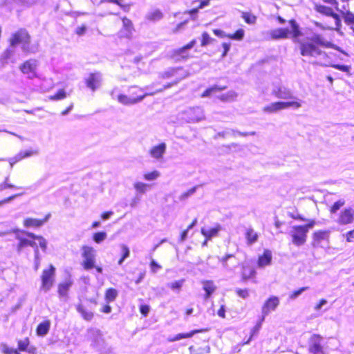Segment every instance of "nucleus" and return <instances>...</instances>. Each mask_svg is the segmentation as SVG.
<instances>
[{
    "instance_id": "nucleus-24",
    "label": "nucleus",
    "mask_w": 354,
    "mask_h": 354,
    "mask_svg": "<svg viewBox=\"0 0 354 354\" xmlns=\"http://www.w3.org/2000/svg\"><path fill=\"white\" fill-rule=\"evenodd\" d=\"M255 269L248 265H243L241 268V278L243 281L253 279L256 276Z\"/></svg>"
},
{
    "instance_id": "nucleus-44",
    "label": "nucleus",
    "mask_w": 354,
    "mask_h": 354,
    "mask_svg": "<svg viewBox=\"0 0 354 354\" xmlns=\"http://www.w3.org/2000/svg\"><path fill=\"white\" fill-rule=\"evenodd\" d=\"M66 97V93L64 89H59L54 95H50L48 99L50 100L56 101L63 100Z\"/></svg>"
},
{
    "instance_id": "nucleus-1",
    "label": "nucleus",
    "mask_w": 354,
    "mask_h": 354,
    "mask_svg": "<svg viewBox=\"0 0 354 354\" xmlns=\"http://www.w3.org/2000/svg\"><path fill=\"white\" fill-rule=\"evenodd\" d=\"M291 30L287 28H279L270 30L269 37L271 39L279 40L288 39L290 37L296 44L301 56L319 59L320 61H326L329 58L328 55L323 50L324 48H333L334 45L329 41H326L319 34L314 35L312 37H304L299 24L295 19L288 21ZM322 64L321 62H317Z\"/></svg>"
},
{
    "instance_id": "nucleus-52",
    "label": "nucleus",
    "mask_w": 354,
    "mask_h": 354,
    "mask_svg": "<svg viewBox=\"0 0 354 354\" xmlns=\"http://www.w3.org/2000/svg\"><path fill=\"white\" fill-rule=\"evenodd\" d=\"M235 97V94L234 92H229L225 94H222L219 95L218 97L220 100L223 102H228L234 99Z\"/></svg>"
},
{
    "instance_id": "nucleus-35",
    "label": "nucleus",
    "mask_w": 354,
    "mask_h": 354,
    "mask_svg": "<svg viewBox=\"0 0 354 354\" xmlns=\"http://www.w3.org/2000/svg\"><path fill=\"white\" fill-rule=\"evenodd\" d=\"M273 95L277 98L288 99L292 98L291 93L288 90H283L281 88H278L273 91Z\"/></svg>"
},
{
    "instance_id": "nucleus-59",
    "label": "nucleus",
    "mask_w": 354,
    "mask_h": 354,
    "mask_svg": "<svg viewBox=\"0 0 354 354\" xmlns=\"http://www.w3.org/2000/svg\"><path fill=\"white\" fill-rule=\"evenodd\" d=\"M263 320H261L259 322H258L254 327L252 329V331H251V337L257 335L259 332V330H260L261 328V323Z\"/></svg>"
},
{
    "instance_id": "nucleus-55",
    "label": "nucleus",
    "mask_w": 354,
    "mask_h": 354,
    "mask_svg": "<svg viewBox=\"0 0 354 354\" xmlns=\"http://www.w3.org/2000/svg\"><path fill=\"white\" fill-rule=\"evenodd\" d=\"M149 266L151 270L153 272H156L158 270H160L162 268V266L155 260H151Z\"/></svg>"
},
{
    "instance_id": "nucleus-58",
    "label": "nucleus",
    "mask_w": 354,
    "mask_h": 354,
    "mask_svg": "<svg viewBox=\"0 0 354 354\" xmlns=\"http://www.w3.org/2000/svg\"><path fill=\"white\" fill-rule=\"evenodd\" d=\"M231 44L230 43L224 42L222 44V47L223 48V51L221 54V57H224L227 55V53L230 49Z\"/></svg>"
},
{
    "instance_id": "nucleus-3",
    "label": "nucleus",
    "mask_w": 354,
    "mask_h": 354,
    "mask_svg": "<svg viewBox=\"0 0 354 354\" xmlns=\"http://www.w3.org/2000/svg\"><path fill=\"white\" fill-rule=\"evenodd\" d=\"M154 92L147 93L138 86H131L126 94H119L118 101L124 105H132L141 102L145 97L155 94Z\"/></svg>"
},
{
    "instance_id": "nucleus-39",
    "label": "nucleus",
    "mask_w": 354,
    "mask_h": 354,
    "mask_svg": "<svg viewBox=\"0 0 354 354\" xmlns=\"http://www.w3.org/2000/svg\"><path fill=\"white\" fill-rule=\"evenodd\" d=\"M122 21L123 28L129 33H131L134 30V27L132 21L127 17L121 18Z\"/></svg>"
},
{
    "instance_id": "nucleus-43",
    "label": "nucleus",
    "mask_w": 354,
    "mask_h": 354,
    "mask_svg": "<svg viewBox=\"0 0 354 354\" xmlns=\"http://www.w3.org/2000/svg\"><path fill=\"white\" fill-rule=\"evenodd\" d=\"M345 205V201L340 199L335 202L329 208L330 214L336 213L342 207Z\"/></svg>"
},
{
    "instance_id": "nucleus-31",
    "label": "nucleus",
    "mask_w": 354,
    "mask_h": 354,
    "mask_svg": "<svg viewBox=\"0 0 354 354\" xmlns=\"http://www.w3.org/2000/svg\"><path fill=\"white\" fill-rule=\"evenodd\" d=\"M34 153H35V151L32 150H27V151H20L19 153H17L15 156H14L11 159L10 164L12 165L14 163L19 162L26 158L31 156Z\"/></svg>"
},
{
    "instance_id": "nucleus-15",
    "label": "nucleus",
    "mask_w": 354,
    "mask_h": 354,
    "mask_svg": "<svg viewBox=\"0 0 354 354\" xmlns=\"http://www.w3.org/2000/svg\"><path fill=\"white\" fill-rule=\"evenodd\" d=\"M50 214H47L42 218L26 217L23 220V226L26 228H39L49 219Z\"/></svg>"
},
{
    "instance_id": "nucleus-13",
    "label": "nucleus",
    "mask_w": 354,
    "mask_h": 354,
    "mask_svg": "<svg viewBox=\"0 0 354 354\" xmlns=\"http://www.w3.org/2000/svg\"><path fill=\"white\" fill-rule=\"evenodd\" d=\"M37 60L35 59H29L24 62L20 66L19 69L21 72L27 75L29 78H35L37 77Z\"/></svg>"
},
{
    "instance_id": "nucleus-7",
    "label": "nucleus",
    "mask_w": 354,
    "mask_h": 354,
    "mask_svg": "<svg viewBox=\"0 0 354 354\" xmlns=\"http://www.w3.org/2000/svg\"><path fill=\"white\" fill-rule=\"evenodd\" d=\"M83 261L82 266L86 270L95 268L98 273L102 272V268L95 265V251L93 247L82 245L81 248Z\"/></svg>"
},
{
    "instance_id": "nucleus-9",
    "label": "nucleus",
    "mask_w": 354,
    "mask_h": 354,
    "mask_svg": "<svg viewBox=\"0 0 354 354\" xmlns=\"http://www.w3.org/2000/svg\"><path fill=\"white\" fill-rule=\"evenodd\" d=\"M196 43V40L193 39L185 45L173 50L170 55L171 58L176 61H185L192 58L194 56L191 49L195 46Z\"/></svg>"
},
{
    "instance_id": "nucleus-25",
    "label": "nucleus",
    "mask_w": 354,
    "mask_h": 354,
    "mask_svg": "<svg viewBox=\"0 0 354 354\" xmlns=\"http://www.w3.org/2000/svg\"><path fill=\"white\" fill-rule=\"evenodd\" d=\"M76 310L81 315L82 317L87 322L91 321L94 317V313L86 310L84 306L81 303L76 306Z\"/></svg>"
},
{
    "instance_id": "nucleus-60",
    "label": "nucleus",
    "mask_w": 354,
    "mask_h": 354,
    "mask_svg": "<svg viewBox=\"0 0 354 354\" xmlns=\"http://www.w3.org/2000/svg\"><path fill=\"white\" fill-rule=\"evenodd\" d=\"M335 8L337 12H339L340 15H342V12H344V11H349L348 3H344V4L342 5L341 8H339L338 5L335 6Z\"/></svg>"
},
{
    "instance_id": "nucleus-2",
    "label": "nucleus",
    "mask_w": 354,
    "mask_h": 354,
    "mask_svg": "<svg viewBox=\"0 0 354 354\" xmlns=\"http://www.w3.org/2000/svg\"><path fill=\"white\" fill-rule=\"evenodd\" d=\"M15 239L18 243L17 250L20 252L27 247L33 249L34 254L37 255V251L40 248L45 252L47 249V241L41 235H37L26 230H15L14 231Z\"/></svg>"
},
{
    "instance_id": "nucleus-17",
    "label": "nucleus",
    "mask_w": 354,
    "mask_h": 354,
    "mask_svg": "<svg viewBox=\"0 0 354 354\" xmlns=\"http://www.w3.org/2000/svg\"><path fill=\"white\" fill-rule=\"evenodd\" d=\"M354 221V210L351 207L344 209L339 214L337 223L340 225H346Z\"/></svg>"
},
{
    "instance_id": "nucleus-51",
    "label": "nucleus",
    "mask_w": 354,
    "mask_h": 354,
    "mask_svg": "<svg viewBox=\"0 0 354 354\" xmlns=\"http://www.w3.org/2000/svg\"><path fill=\"white\" fill-rule=\"evenodd\" d=\"M13 55V50L9 48L6 49L1 55V60L2 62L8 61Z\"/></svg>"
},
{
    "instance_id": "nucleus-50",
    "label": "nucleus",
    "mask_w": 354,
    "mask_h": 354,
    "mask_svg": "<svg viewBox=\"0 0 354 354\" xmlns=\"http://www.w3.org/2000/svg\"><path fill=\"white\" fill-rule=\"evenodd\" d=\"M309 289V287L308 286H304V287H301L297 290H295L294 291H292L290 295H289V298L290 299H296L298 296H299L305 290H307Z\"/></svg>"
},
{
    "instance_id": "nucleus-33",
    "label": "nucleus",
    "mask_w": 354,
    "mask_h": 354,
    "mask_svg": "<svg viewBox=\"0 0 354 354\" xmlns=\"http://www.w3.org/2000/svg\"><path fill=\"white\" fill-rule=\"evenodd\" d=\"M118 295V291L113 288H109L106 290L104 293V299L107 303L112 302L115 300Z\"/></svg>"
},
{
    "instance_id": "nucleus-42",
    "label": "nucleus",
    "mask_w": 354,
    "mask_h": 354,
    "mask_svg": "<svg viewBox=\"0 0 354 354\" xmlns=\"http://www.w3.org/2000/svg\"><path fill=\"white\" fill-rule=\"evenodd\" d=\"M160 176V172L157 170H153L144 174L143 178L148 181L155 180Z\"/></svg>"
},
{
    "instance_id": "nucleus-19",
    "label": "nucleus",
    "mask_w": 354,
    "mask_h": 354,
    "mask_svg": "<svg viewBox=\"0 0 354 354\" xmlns=\"http://www.w3.org/2000/svg\"><path fill=\"white\" fill-rule=\"evenodd\" d=\"M30 339L27 337L24 339H20L17 341V348L15 350H18V352L25 351L29 354H37V349L34 346H30Z\"/></svg>"
},
{
    "instance_id": "nucleus-14",
    "label": "nucleus",
    "mask_w": 354,
    "mask_h": 354,
    "mask_svg": "<svg viewBox=\"0 0 354 354\" xmlns=\"http://www.w3.org/2000/svg\"><path fill=\"white\" fill-rule=\"evenodd\" d=\"M279 304V299L276 296H271L268 298L261 308L262 312V320L264 317L270 314L272 311H274Z\"/></svg>"
},
{
    "instance_id": "nucleus-34",
    "label": "nucleus",
    "mask_w": 354,
    "mask_h": 354,
    "mask_svg": "<svg viewBox=\"0 0 354 354\" xmlns=\"http://www.w3.org/2000/svg\"><path fill=\"white\" fill-rule=\"evenodd\" d=\"M101 3H115L125 12H129L131 4L124 3L123 0H100Z\"/></svg>"
},
{
    "instance_id": "nucleus-22",
    "label": "nucleus",
    "mask_w": 354,
    "mask_h": 354,
    "mask_svg": "<svg viewBox=\"0 0 354 354\" xmlns=\"http://www.w3.org/2000/svg\"><path fill=\"white\" fill-rule=\"evenodd\" d=\"M272 252L270 250L266 249L261 255H259L257 260V266L259 268H264L269 266L272 262Z\"/></svg>"
},
{
    "instance_id": "nucleus-38",
    "label": "nucleus",
    "mask_w": 354,
    "mask_h": 354,
    "mask_svg": "<svg viewBox=\"0 0 354 354\" xmlns=\"http://www.w3.org/2000/svg\"><path fill=\"white\" fill-rule=\"evenodd\" d=\"M245 32L242 28L236 30L234 33L227 34L226 37L233 40L240 41L244 37Z\"/></svg>"
},
{
    "instance_id": "nucleus-36",
    "label": "nucleus",
    "mask_w": 354,
    "mask_h": 354,
    "mask_svg": "<svg viewBox=\"0 0 354 354\" xmlns=\"http://www.w3.org/2000/svg\"><path fill=\"white\" fill-rule=\"evenodd\" d=\"M214 41V39L211 37L207 32H203L201 37V46L205 47Z\"/></svg>"
},
{
    "instance_id": "nucleus-41",
    "label": "nucleus",
    "mask_w": 354,
    "mask_h": 354,
    "mask_svg": "<svg viewBox=\"0 0 354 354\" xmlns=\"http://www.w3.org/2000/svg\"><path fill=\"white\" fill-rule=\"evenodd\" d=\"M149 187V185L146 184L142 182H136L133 184V187L136 190V192L139 194H145L147 188Z\"/></svg>"
},
{
    "instance_id": "nucleus-62",
    "label": "nucleus",
    "mask_w": 354,
    "mask_h": 354,
    "mask_svg": "<svg viewBox=\"0 0 354 354\" xmlns=\"http://www.w3.org/2000/svg\"><path fill=\"white\" fill-rule=\"evenodd\" d=\"M217 315L222 319L225 318V307L224 305H221L217 311Z\"/></svg>"
},
{
    "instance_id": "nucleus-49",
    "label": "nucleus",
    "mask_w": 354,
    "mask_h": 354,
    "mask_svg": "<svg viewBox=\"0 0 354 354\" xmlns=\"http://www.w3.org/2000/svg\"><path fill=\"white\" fill-rule=\"evenodd\" d=\"M106 237L105 232H97L93 235V239L95 243H100L103 241Z\"/></svg>"
},
{
    "instance_id": "nucleus-64",
    "label": "nucleus",
    "mask_w": 354,
    "mask_h": 354,
    "mask_svg": "<svg viewBox=\"0 0 354 354\" xmlns=\"http://www.w3.org/2000/svg\"><path fill=\"white\" fill-rule=\"evenodd\" d=\"M346 238L347 242H352L354 241V229L348 231L346 234Z\"/></svg>"
},
{
    "instance_id": "nucleus-20",
    "label": "nucleus",
    "mask_w": 354,
    "mask_h": 354,
    "mask_svg": "<svg viewBox=\"0 0 354 354\" xmlns=\"http://www.w3.org/2000/svg\"><path fill=\"white\" fill-rule=\"evenodd\" d=\"M167 149V145L165 142L159 143L153 146L149 151L150 156L156 160H160L163 158Z\"/></svg>"
},
{
    "instance_id": "nucleus-30",
    "label": "nucleus",
    "mask_w": 354,
    "mask_h": 354,
    "mask_svg": "<svg viewBox=\"0 0 354 354\" xmlns=\"http://www.w3.org/2000/svg\"><path fill=\"white\" fill-rule=\"evenodd\" d=\"M71 285V281H64L59 283L57 287V292L59 297H66Z\"/></svg>"
},
{
    "instance_id": "nucleus-61",
    "label": "nucleus",
    "mask_w": 354,
    "mask_h": 354,
    "mask_svg": "<svg viewBox=\"0 0 354 354\" xmlns=\"http://www.w3.org/2000/svg\"><path fill=\"white\" fill-rule=\"evenodd\" d=\"M86 26L82 25L81 26L77 27L76 28L75 33L79 36H82L86 32Z\"/></svg>"
},
{
    "instance_id": "nucleus-32",
    "label": "nucleus",
    "mask_w": 354,
    "mask_h": 354,
    "mask_svg": "<svg viewBox=\"0 0 354 354\" xmlns=\"http://www.w3.org/2000/svg\"><path fill=\"white\" fill-rule=\"evenodd\" d=\"M162 17H163V13L159 9L152 10V11L148 12L146 15L147 20H148L149 21H157L160 20Z\"/></svg>"
},
{
    "instance_id": "nucleus-40",
    "label": "nucleus",
    "mask_w": 354,
    "mask_h": 354,
    "mask_svg": "<svg viewBox=\"0 0 354 354\" xmlns=\"http://www.w3.org/2000/svg\"><path fill=\"white\" fill-rule=\"evenodd\" d=\"M341 16L347 25L354 26V14L349 11H344Z\"/></svg>"
},
{
    "instance_id": "nucleus-63",
    "label": "nucleus",
    "mask_w": 354,
    "mask_h": 354,
    "mask_svg": "<svg viewBox=\"0 0 354 354\" xmlns=\"http://www.w3.org/2000/svg\"><path fill=\"white\" fill-rule=\"evenodd\" d=\"M212 32H213V33H214L216 36H217V37H220V38L226 37V35H226V34H225V32H224L222 30H221V29H213V30H212Z\"/></svg>"
},
{
    "instance_id": "nucleus-6",
    "label": "nucleus",
    "mask_w": 354,
    "mask_h": 354,
    "mask_svg": "<svg viewBox=\"0 0 354 354\" xmlns=\"http://www.w3.org/2000/svg\"><path fill=\"white\" fill-rule=\"evenodd\" d=\"M30 39L31 37L28 30L25 28H20L11 35L8 42L12 47L21 45L24 51L30 53L33 52L29 46Z\"/></svg>"
},
{
    "instance_id": "nucleus-45",
    "label": "nucleus",
    "mask_w": 354,
    "mask_h": 354,
    "mask_svg": "<svg viewBox=\"0 0 354 354\" xmlns=\"http://www.w3.org/2000/svg\"><path fill=\"white\" fill-rule=\"evenodd\" d=\"M121 250H122V256L120 259L118 260V263L119 265H121L124 259L129 257L130 255V250L129 248L126 245H121Z\"/></svg>"
},
{
    "instance_id": "nucleus-47",
    "label": "nucleus",
    "mask_w": 354,
    "mask_h": 354,
    "mask_svg": "<svg viewBox=\"0 0 354 354\" xmlns=\"http://www.w3.org/2000/svg\"><path fill=\"white\" fill-rule=\"evenodd\" d=\"M235 292L238 297L244 299L250 296V290L248 288H237Z\"/></svg>"
},
{
    "instance_id": "nucleus-18",
    "label": "nucleus",
    "mask_w": 354,
    "mask_h": 354,
    "mask_svg": "<svg viewBox=\"0 0 354 354\" xmlns=\"http://www.w3.org/2000/svg\"><path fill=\"white\" fill-rule=\"evenodd\" d=\"M330 232L328 230H318L315 231L312 234L311 245L313 248L320 246L323 241H328Z\"/></svg>"
},
{
    "instance_id": "nucleus-27",
    "label": "nucleus",
    "mask_w": 354,
    "mask_h": 354,
    "mask_svg": "<svg viewBox=\"0 0 354 354\" xmlns=\"http://www.w3.org/2000/svg\"><path fill=\"white\" fill-rule=\"evenodd\" d=\"M221 229L220 225H216L215 227L210 228H202L201 232L205 237H207V239H211L218 235Z\"/></svg>"
},
{
    "instance_id": "nucleus-4",
    "label": "nucleus",
    "mask_w": 354,
    "mask_h": 354,
    "mask_svg": "<svg viewBox=\"0 0 354 354\" xmlns=\"http://www.w3.org/2000/svg\"><path fill=\"white\" fill-rule=\"evenodd\" d=\"M187 71L183 67L171 68L163 72L160 77L163 80H171L169 82L165 84L162 88H159L155 93H160L174 85L178 84L180 81L187 77Z\"/></svg>"
},
{
    "instance_id": "nucleus-8",
    "label": "nucleus",
    "mask_w": 354,
    "mask_h": 354,
    "mask_svg": "<svg viewBox=\"0 0 354 354\" xmlns=\"http://www.w3.org/2000/svg\"><path fill=\"white\" fill-rule=\"evenodd\" d=\"M315 10L324 16L330 17L335 20V26H326L325 28L330 30H339L342 27L340 15L334 12L331 7L321 4L315 3L314 6Z\"/></svg>"
},
{
    "instance_id": "nucleus-10",
    "label": "nucleus",
    "mask_w": 354,
    "mask_h": 354,
    "mask_svg": "<svg viewBox=\"0 0 354 354\" xmlns=\"http://www.w3.org/2000/svg\"><path fill=\"white\" fill-rule=\"evenodd\" d=\"M55 268L50 264L44 269L41 274V289L44 291L49 290L53 286L55 281Z\"/></svg>"
},
{
    "instance_id": "nucleus-23",
    "label": "nucleus",
    "mask_w": 354,
    "mask_h": 354,
    "mask_svg": "<svg viewBox=\"0 0 354 354\" xmlns=\"http://www.w3.org/2000/svg\"><path fill=\"white\" fill-rule=\"evenodd\" d=\"M211 0H194L193 3H199L196 8L185 11V14L189 15L193 19H196L199 9H202L209 5Z\"/></svg>"
},
{
    "instance_id": "nucleus-28",
    "label": "nucleus",
    "mask_w": 354,
    "mask_h": 354,
    "mask_svg": "<svg viewBox=\"0 0 354 354\" xmlns=\"http://www.w3.org/2000/svg\"><path fill=\"white\" fill-rule=\"evenodd\" d=\"M245 238L248 245H252L258 241L259 234L252 228H248L245 232Z\"/></svg>"
},
{
    "instance_id": "nucleus-56",
    "label": "nucleus",
    "mask_w": 354,
    "mask_h": 354,
    "mask_svg": "<svg viewBox=\"0 0 354 354\" xmlns=\"http://www.w3.org/2000/svg\"><path fill=\"white\" fill-rule=\"evenodd\" d=\"M333 67L336 69H338L341 71L348 73L350 72V69H351V67L349 66L342 65V64H334V65H333Z\"/></svg>"
},
{
    "instance_id": "nucleus-46",
    "label": "nucleus",
    "mask_w": 354,
    "mask_h": 354,
    "mask_svg": "<svg viewBox=\"0 0 354 354\" xmlns=\"http://www.w3.org/2000/svg\"><path fill=\"white\" fill-rule=\"evenodd\" d=\"M1 351L3 354H21L18 350L9 347L6 343L1 344Z\"/></svg>"
},
{
    "instance_id": "nucleus-29",
    "label": "nucleus",
    "mask_w": 354,
    "mask_h": 354,
    "mask_svg": "<svg viewBox=\"0 0 354 354\" xmlns=\"http://www.w3.org/2000/svg\"><path fill=\"white\" fill-rule=\"evenodd\" d=\"M50 322L49 320H45L40 324L36 328V333L38 336L46 335L50 329Z\"/></svg>"
},
{
    "instance_id": "nucleus-48",
    "label": "nucleus",
    "mask_w": 354,
    "mask_h": 354,
    "mask_svg": "<svg viewBox=\"0 0 354 354\" xmlns=\"http://www.w3.org/2000/svg\"><path fill=\"white\" fill-rule=\"evenodd\" d=\"M185 282L184 279H181L178 281H174L169 284V287L173 290L179 291Z\"/></svg>"
},
{
    "instance_id": "nucleus-53",
    "label": "nucleus",
    "mask_w": 354,
    "mask_h": 354,
    "mask_svg": "<svg viewBox=\"0 0 354 354\" xmlns=\"http://www.w3.org/2000/svg\"><path fill=\"white\" fill-rule=\"evenodd\" d=\"M139 310L143 317H147L150 311V306L148 304H142L140 305Z\"/></svg>"
},
{
    "instance_id": "nucleus-12",
    "label": "nucleus",
    "mask_w": 354,
    "mask_h": 354,
    "mask_svg": "<svg viewBox=\"0 0 354 354\" xmlns=\"http://www.w3.org/2000/svg\"><path fill=\"white\" fill-rule=\"evenodd\" d=\"M323 337L319 334L312 335L308 342V350L311 354L324 351Z\"/></svg>"
},
{
    "instance_id": "nucleus-5",
    "label": "nucleus",
    "mask_w": 354,
    "mask_h": 354,
    "mask_svg": "<svg viewBox=\"0 0 354 354\" xmlns=\"http://www.w3.org/2000/svg\"><path fill=\"white\" fill-rule=\"evenodd\" d=\"M315 224V220L310 219L306 224L294 225L290 233L292 243L297 246L305 244L309 229L313 228Z\"/></svg>"
},
{
    "instance_id": "nucleus-57",
    "label": "nucleus",
    "mask_w": 354,
    "mask_h": 354,
    "mask_svg": "<svg viewBox=\"0 0 354 354\" xmlns=\"http://www.w3.org/2000/svg\"><path fill=\"white\" fill-rule=\"evenodd\" d=\"M7 180H8V178H6L3 183L0 184V190H3V189H6L18 188L15 185L8 183L7 182Z\"/></svg>"
},
{
    "instance_id": "nucleus-37",
    "label": "nucleus",
    "mask_w": 354,
    "mask_h": 354,
    "mask_svg": "<svg viewBox=\"0 0 354 354\" xmlns=\"http://www.w3.org/2000/svg\"><path fill=\"white\" fill-rule=\"evenodd\" d=\"M241 17L248 24H254L257 21V17L250 12H243Z\"/></svg>"
},
{
    "instance_id": "nucleus-16",
    "label": "nucleus",
    "mask_w": 354,
    "mask_h": 354,
    "mask_svg": "<svg viewBox=\"0 0 354 354\" xmlns=\"http://www.w3.org/2000/svg\"><path fill=\"white\" fill-rule=\"evenodd\" d=\"M102 74L100 72H93L89 73L88 77L85 80V84L88 88L93 91L97 90L101 83Z\"/></svg>"
},
{
    "instance_id": "nucleus-11",
    "label": "nucleus",
    "mask_w": 354,
    "mask_h": 354,
    "mask_svg": "<svg viewBox=\"0 0 354 354\" xmlns=\"http://www.w3.org/2000/svg\"><path fill=\"white\" fill-rule=\"evenodd\" d=\"M301 106V103L299 101L276 102L265 106L263 111L268 113H272L289 107L299 109Z\"/></svg>"
},
{
    "instance_id": "nucleus-26",
    "label": "nucleus",
    "mask_w": 354,
    "mask_h": 354,
    "mask_svg": "<svg viewBox=\"0 0 354 354\" xmlns=\"http://www.w3.org/2000/svg\"><path fill=\"white\" fill-rule=\"evenodd\" d=\"M202 283L203 288L205 292V298L208 299L214 292L216 286L212 280H205L202 281Z\"/></svg>"
},
{
    "instance_id": "nucleus-21",
    "label": "nucleus",
    "mask_w": 354,
    "mask_h": 354,
    "mask_svg": "<svg viewBox=\"0 0 354 354\" xmlns=\"http://www.w3.org/2000/svg\"><path fill=\"white\" fill-rule=\"evenodd\" d=\"M210 330L209 328H199V329H194L189 332L187 333H180L177 335H176L172 339H171V341H178L182 339H187L192 337L194 335L199 333H206L208 332Z\"/></svg>"
},
{
    "instance_id": "nucleus-54",
    "label": "nucleus",
    "mask_w": 354,
    "mask_h": 354,
    "mask_svg": "<svg viewBox=\"0 0 354 354\" xmlns=\"http://www.w3.org/2000/svg\"><path fill=\"white\" fill-rule=\"evenodd\" d=\"M288 216L295 221H306V218L301 214H299L298 212H296V213L290 212V213H288Z\"/></svg>"
}]
</instances>
